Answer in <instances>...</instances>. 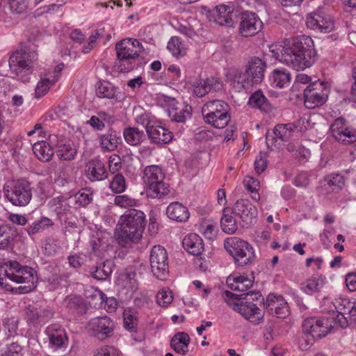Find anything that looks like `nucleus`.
<instances>
[{
  "instance_id": "obj_1",
  "label": "nucleus",
  "mask_w": 356,
  "mask_h": 356,
  "mask_svg": "<svg viewBox=\"0 0 356 356\" xmlns=\"http://www.w3.org/2000/svg\"><path fill=\"white\" fill-rule=\"evenodd\" d=\"M312 45L310 37L299 35L286 39L280 48L273 49L272 53L281 63L297 71L304 70L315 62Z\"/></svg>"
},
{
  "instance_id": "obj_2",
  "label": "nucleus",
  "mask_w": 356,
  "mask_h": 356,
  "mask_svg": "<svg viewBox=\"0 0 356 356\" xmlns=\"http://www.w3.org/2000/svg\"><path fill=\"white\" fill-rule=\"evenodd\" d=\"M35 273L29 266H22L16 261H8L5 264L4 276L0 277V286L14 293H27L35 288Z\"/></svg>"
},
{
  "instance_id": "obj_3",
  "label": "nucleus",
  "mask_w": 356,
  "mask_h": 356,
  "mask_svg": "<svg viewBox=\"0 0 356 356\" xmlns=\"http://www.w3.org/2000/svg\"><path fill=\"white\" fill-rule=\"evenodd\" d=\"M147 223L146 216L141 210L127 209L120 218L116 228V239L122 247L138 242Z\"/></svg>"
},
{
  "instance_id": "obj_4",
  "label": "nucleus",
  "mask_w": 356,
  "mask_h": 356,
  "mask_svg": "<svg viewBox=\"0 0 356 356\" xmlns=\"http://www.w3.org/2000/svg\"><path fill=\"white\" fill-rule=\"evenodd\" d=\"M223 298L227 304L235 312L250 323L258 325L263 321L264 313L253 302H260L264 299L260 292L250 291L241 294H235L229 291L222 293Z\"/></svg>"
},
{
  "instance_id": "obj_5",
  "label": "nucleus",
  "mask_w": 356,
  "mask_h": 356,
  "mask_svg": "<svg viewBox=\"0 0 356 356\" xmlns=\"http://www.w3.org/2000/svg\"><path fill=\"white\" fill-rule=\"evenodd\" d=\"M346 315L348 314L337 313L334 321L326 317L306 318L302 324L304 336L299 341L300 348L306 350L313 345L315 339L325 337L333 328L334 321L338 323L341 327L346 328L348 326V321Z\"/></svg>"
},
{
  "instance_id": "obj_6",
  "label": "nucleus",
  "mask_w": 356,
  "mask_h": 356,
  "mask_svg": "<svg viewBox=\"0 0 356 356\" xmlns=\"http://www.w3.org/2000/svg\"><path fill=\"white\" fill-rule=\"evenodd\" d=\"M164 178L165 172L160 165H150L143 169L142 179L148 197L160 199L170 193V186Z\"/></svg>"
},
{
  "instance_id": "obj_7",
  "label": "nucleus",
  "mask_w": 356,
  "mask_h": 356,
  "mask_svg": "<svg viewBox=\"0 0 356 356\" xmlns=\"http://www.w3.org/2000/svg\"><path fill=\"white\" fill-rule=\"evenodd\" d=\"M142 45L136 39L126 38L115 45L118 61L115 67L120 72H127L135 67V60L141 52Z\"/></svg>"
},
{
  "instance_id": "obj_8",
  "label": "nucleus",
  "mask_w": 356,
  "mask_h": 356,
  "mask_svg": "<svg viewBox=\"0 0 356 356\" xmlns=\"http://www.w3.org/2000/svg\"><path fill=\"white\" fill-rule=\"evenodd\" d=\"M38 59V54L30 49H20L16 50L10 56L9 67L22 81H29V75L32 73L33 64Z\"/></svg>"
},
{
  "instance_id": "obj_9",
  "label": "nucleus",
  "mask_w": 356,
  "mask_h": 356,
  "mask_svg": "<svg viewBox=\"0 0 356 356\" xmlns=\"http://www.w3.org/2000/svg\"><path fill=\"white\" fill-rule=\"evenodd\" d=\"M229 105L220 99L209 101L202 108V113L206 123L216 129L225 127L231 120Z\"/></svg>"
},
{
  "instance_id": "obj_10",
  "label": "nucleus",
  "mask_w": 356,
  "mask_h": 356,
  "mask_svg": "<svg viewBox=\"0 0 356 356\" xmlns=\"http://www.w3.org/2000/svg\"><path fill=\"white\" fill-rule=\"evenodd\" d=\"M224 247L238 266L250 265L254 259V248L246 241L236 237L227 238L224 242Z\"/></svg>"
},
{
  "instance_id": "obj_11",
  "label": "nucleus",
  "mask_w": 356,
  "mask_h": 356,
  "mask_svg": "<svg viewBox=\"0 0 356 356\" xmlns=\"http://www.w3.org/2000/svg\"><path fill=\"white\" fill-rule=\"evenodd\" d=\"M4 196L13 205L25 207L32 198V191L29 182L18 179L6 185L3 188Z\"/></svg>"
},
{
  "instance_id": "obj_12",
  "label": "nucleus",
  "mask_w": 356,
  "mask_h": 356,
  "mask_svg": "<svg viewBox=\"0 0 356 356\" xmlns=\"http://www.w3.org/2000/svg\"><path fill=\"white\" fill-rule=\"evenodd\" d=\"M330 89L327 84L316 81L312 82L304 89V105L313 109L323 105L327 99Z\"/></svg>"
},
{
  "instance_id": "obj_13",
  "label": "nucleus",
  "mask_w": 356,
  "mask_h": 356,
  "mask_svg": "<svg viewBox=\"0 0 356 356\" xmlns=\"http://www.w3.org/2000/svg\"><path fill=\"white\" fill-rule=\"evenodd\" d=\"M149 261L153 275L160 280H166L169 273L166 250L161 245H154L150 252Z\"/></svg>"
},
{
  "instance_id": "obj_14",
  "label": "nucleus",
  "mask_w": 356,
  "mask_h": 356,
  "mask_svg": "<svg viewBox=\"0 0 356 356\" xmlns=\"http://www.w3.org/2000/svg\"><path fill=\"white\" fill-rule=\"evenodd\" d=\"M115 327L114 321L107 316L92 318L87 325L90 335L100 341L111 337L113 334Z\"/></svg>"
},
{
  "instance_id": "obj_15",
  "label": "nucleus",
  "mask_w": 356,
  "mask_h": 356,
  "mask_svg": "<svg viewBox=\"0 0 356 356\" xmlns=\"http://www.w3.org/2000/svg\"><path fill=\"white\" fill-rule=\"evenodd\" d=\"M239 13L234 8L225 6H217L210 12L209 18L220 26L234 27L237 22Z\"/></svg>"
},
{
  "instance_id": "obj_16",
  "label": "nucleus",
  "mask_w": 356,
  "mask_h": 356,
  "mask_svg": "<svg viewBox=\"0 0 356 356\" xmlns=\"http://www.w3.org/2000/svg\"><path fill=\"white\" fill-rule=\"evenodd\" d=\"M64 65L59 64L54 70L48 69L40 76L35 88V95L36 98H40L46 95L48 90L57 82L60 76Z\"/></svg>"
},
{
  "instance_id": "obj_17",
  "label": "nucleus",
  "mask_w": 356,
  "mask_h": 356,
  "mask_svg": "<svg viewBox=\"0 0 356 356\" xmlns=\"http://www.w3.org/2000/svg\"><path fill=\"white\" fill-rule=\"evenodd\" d=\"M333 137L343 144H350L356 141V130L346 124L342 117L337 118L330 126Z\"/></svg>"
},
{
  "instance_id": "obj_18",
  "label": "nucleus",
  "mask_w": 356,
  "mask_h": 356,
  "mask_svg": "<svg viewBox=\"0 0 356 356\" xmlns=\"http://www.w3.org/2000/svg\"><path fill=\"white\" fill-rule=\"evenodd\" d=\"M231 210L234 216H238L241 219L243 222V227H248L256 220L257 208L248 200H238Z\"/></svg>"
},
{
  "instance_id": "obj_19",
  "label": "nucleus",
  "mask_w": 356,
  "mask_h": 356,
  "mask_svg": "<svg viewBox=\"0 0 356 356\" xmlns=\"http://www.w3.org/2000/svg\"><path fill=\"white\" fill-rule=\"evenodd\" d=\"M263 28V23L259 16L250 11L242 13L239 26V33L243 37L252 36Z\"/></svg>"
},
{
  "instance_id": "obj_20",
  "label": "nucleus",
  "mask_w": 356,
  "mask_h": 356,
  "mask_svg": "<svg viewBox=\"0 0 356 356\" xmlns=\"http://www.w3.org/2000/svg\"><path fill=\"white\" fill-rule=\"evenodd\" d=\"M54 316V312L46 307L38 305H29L26 307V318L27 323L34 327L42 326Z\"/></svg>"
},
{
  "instance_id": "obj_21",
  "label": "nucleus",
  "mask_w": 356,
  "mask_h": 356,
  "mask_svg": "<svg viewBox=\"0 0 356 356\" xmlns=\"http://www.w3.org/2000/svg\"><path fill=\"white\" fill-rule=\"evenodd\" d=\"M49 342V347L53 350L67 347L68 339L65 329L58 324L49 325L44 332Z\"/></svg>"
},
{
  "instance_id": "obj_22",
  "label": "nucleus",
  "mask_w": 356,
  "mask_h": 356,
  "mask_svg": "<svg viewBox=\"0 0 356 356\" xmlns=\"http://www.w3.org/2000/svg\"><path fill=\"white\" fill-rule=\"evenodd\" d=\"M306 24L309 29L319 30L324 33H329L334 28L331 17L321 13L309 14L306 18Z\"/></svg>"
},
{
  "instance_id": "obj_23",
  "label": "nucleus",
  "mask_w": 356,
  "mask_h": 356,
  "mask_svg": "<svg viewBox=\"0 0 356 356\" xmlns=\"http://www.w3.org/2000/svg\"><path fill=\"white\" fill-rule=\"evenodd\" d=\"M265 306L267 312L277 318H285L289 313V306L282 296L269 294Z\"/></svg>"
},
{
  "instance_id": "obj_24",
  "label": "nucleus",
  "mask_w": 356,
  "mask_h": 356,
  "mask_svg": "<svg viewBox=\"0 0 356 356\" xmlns=\"http://www.w3.org/2000/svg\"><path fill=\"white\" fill-rule=\"evenodd\" d=\"M227 78L236 92L248 90L254 84H256L250 80V77L245 71L242 72L239 70H230L227 73Z\"/></svg>"
},
{
  "instance_id": "obj_25",
  "label": "nucleus",
  "mask_w": 356,
  "mask_h": 356,
  "mask_svg": "<svg viewBox=\"0 0 356 356\" xmlns=\"http://www.w3.org/2000/svg\"><path fill=\"white\" fill-rule=\"evenodd\" d=\"M266 67L265 61L258 57H253L249 60L245 70L250 77V80L258 84L264 77Z\"/></svg>"
},
{
  "instance_id": "obj_26",
  "label": "nucleus",
  "mask_w": 356,
  "mask_h": 356,
  "mask_svg": "<svg viewBox=\"0 0 356 356\" xmlns=\"http://www.w3.org/2000/svg\"><path fill=\"white\" fill-rule=\"evenodd\" d=\"M170 108L168 110V116L172 121L184 122L191 115V107L178 104L175 99H170Z\"/></svg>"
},
{
  "instance_id": "obj_27",
  "label": "nucleus",
  "mask_w": 356,
  "mask_h": 356,
  "mask_svg": "<svg viewBox=\"0 0 356 356\" xmlns=\"http://www.w3.org/2000/svg\"><path fill=\"white\" fill-rule=\"evenodd\" d=\"M98 139L103 152L114 151L121 143L120 136L113 129H110L105 134L99 135Z\"/></svg>"
},
{
  "instance_id": "obj_28",
  "label": "nucleus",
  "mask_w": 356,
  "mask_h": 356,
  "mask_svg": "<svg viewBox=\"0 0 356 356\" xmlns=\"http://www.w3.org/2000/svg\"><path fill=\"white\" fill-rule=\"evenodd\" d=\"M183 247L190 254L198 256L204 250V243L202 238L197 234L191 233L183 239Z\"/></svg>"
},
{
  "instance_id": "obj_29",
  "label": "nucleus",
  "mask_w": 356,
  "mask_h": 356,
  "mask_svg": "<svg viewBox=\"0 0 356 356\" xmlns=\"http://www.w3.org/2000/svg\"><path fill=\"white\" fill-rule=\"evenodd\" d=\"M165 212L170 219L179 222L187 221L190 216L188 209L179 202L170 203Z\"/></svg>"
},
{
  "instance_id": "obj_30",
  "label": "nucleus",
  "mask_w": 356,
  "mask_h": 356,
  "mask_svg": "<svg viewBox=\"0 0 356 356\" xmlns=\"http://www.w3.org/2000/svg\"><path fill=\"white\" fill-rule=\"evenodd\" d=\"M147 134L152 142L156 144L168 143L173 137L170 131L163 126L156 124V123L147 130Z\"/></svg>"
},
{
  "instance_id": "obj_31",
  "label": "nucleus",
  "mask_w": 356,
  "mask_h": 356,
  "mask_svg": "<svg viewBox=\"0 0 356 356\" xmlns=\"http://www.w3.org/2000/svg\"><path fill=\"white\" fill-rule=\"evenodd\" d=\"M86 176L91 181H100L106 177L104 163L99 159H92L86 165Z\"/></svg>"
},
{
  "instance_id": "obj_32",
  "label": "nucleus",
  "mask_w": 356,
  "mask_h": 356,
  "mask_svg": "<svg viewBox=\"0 0 356 356\" xmlns=\"http://www.w3.org/2000/svg\"><path fill=\"white\" fill-rule=\"evenodd\" d=\"M228 287L234 291L244 292L252 286L253 280L243 275H229L226 280Z\"/></svg>"
},
{
  "instance_id": "obj_33",
  "label": "nucleus",
  "mask_w": 356,
  "mask_h": 356,
  "mask_svg": "<svg viewBox=\"0 0 356 356\" xmlns=\"http://www.w3.org/2000/svg\"><path fill=\"white\" fill-rule=\"evenodd\" d=\"M249 104L264 113H270L273 107L261 90L254 92L249 98Z\"/></svg>"
},
{
  "instance_id": "obj_34",
  "label": "nucleus",
  "mask_w": 356,
  "mask_h": 356,
  "mask_svg": "<svg viewBox=\"0 0 356 356\" xmlns=\"http://www.w3.org/2000/svg\"><path fill=\"white\" fill-rule=\"evenodd\" d=\"M33 151L35 156L43 162L50 161L54 154L50 144L44 140L35 143L33 145Z\"/></svg>"
},
{
  "instance_id": "obj_35",
  "label": "nucleus",
  "mask_w": 356,
  "mask_h": 356,
  "mask_svg": "<svg viewBox=\"0 0 356 356\" xmlns=\"http://www.w3.org/2000/svg\"><path fill=\"white\" fill-rule=\"evenodd\" d=\"M234 213L230 207L223 209L222 216L220 220L222 230L228 234H232L238 229L236 220L234 217Z\"/></svg>"
},
{
  "instance_id": "obj_36",
  "label": "nucleus",
  "mask_w": 356,
  "mask_h": 356,
  "mask_svg": "<svg viewBox=\"0 0 356 356\" xmlns=\"http://www.w3.org/2000/svg\"><path fill=\"white\" fill-rule=\"evenodd\" d=\"M17 235L16 228L10 225L0 226V250L8 248Z\"/></svg>"
},
{
  "instance_id": "obj_37",
  "label": "nucleus",
  "mask_w": 356,
  "mask_h": 356,
  "mask_svg": "<svg viewBox=\"0 0 356 356\" xmlns=\"http://www.w3.org/2000/svg\"><path fill=\"white\" fill-rule=\"evenodd\" d=\"M190 341L189 335L187 333L178 332L172 338L170 346L175 352L185 355L188 351Z\"/></svg>"
},
{
  "instance_id": "obj_38",
  "label": "nucleus",
  "mask_w": 356,
  "mask_h": 356,
  "mask_svg": "<svg viewBox=\"0 0 356 356\" xmlns=\"http://www.w3.org/2000/svg\"><path fill=\"white\" fill-rule=\"evenodd\" d=\"M123 136L126 143L132 146H137L146 139L143 131L137 127L125 128L123 131Z\"/></svg>"
},
{
  "instance_id": "obj_39",
  "label": "nucleus",
  "mask_w": 356,
  "mask_h": 356,
  "mask_svg": "<svg viewBox=\"0 0 356 356\" xmlns=\"http://www.w3.org/2000/svg\"><path fill=\"white\" fill-rule=\"evenodd\" d=\"M324 285V280L321 276L312 275L300 284V289L308 295L318 292Z\"/></svg>"
},
{
  "instance_id": "obj_40",
  "label": "nucleus",
  "mask_w": 356,
  "mask_h": 356,
  "mask_svg": "<svg viewBox=\"0 0 356 356\" xmlns=\"http://www.w3.org/2000/svg\"><path fill=\"white\" fill-rule=\"evenodd\" d=\"M291 76L285 69L275 70L271 76L272 86L278 88H283L289 86Z\"/></svg>"
},
{
  "instance_id": "obj_41",
  "label": "nucleus",
  "mask_w": 356,
  "mask_h": 356,
  "mask_svg": "<svg viewBox=\"0 0 356 356\" xmlns=\"http://www.w3.org/2000/svg\"><path fill=\"white\" fill-rule=\"evenodd\" d=\"M352 302L346 298L336 299L328 308H325L324 311L327 313L337 312L341 314H348L351 316Z\"/></svg>"
},
{
  "instance_id": "obj_42",
  "label": "nucleus",
  "mask_w": 356,
  "mask_h": 356,
  "mask_svg": "<svg viewBox=\"0 0 356 356\" xmlns=\"http://www.w3.org/2000/svg\"><path fill=\"white\" fill-rule=\"evenodd\" d=\"M292 132L291 124H277L273 129V140H274L275 143L278 140L286 142L291 137Z\"/></svg>"
},
{
  "instance_id": "obj_43",
  "label": "nucleus",
  "mask_w": 356,
  "mask_h": 356,
  "mask_svg": "<svg viewBox=\"0 0 356 356\" xmlns=\"http://www.w3.org/2000/svg\"><path fill=\"white\" fill-rule=\"evenodd\" d=\"M57 156L64 161H70L74 159L76 154V149L71 143H63L60 141L58 143Z\"/></svg>"
},
{
  "instance_id": "obj_44",
  "label": "nucleus",
  "mask_w": 356,
  "mask_h": 356,
  "mask_svg": "<svg viewBox=\"0 0 356 356\" xmlns=\"http://www.w3.org/2000/svg\"><path fill=\"white\" fill-rule=\"evenodd\" d=\"M92 297L99 300L100 304H102L103 302H105L104 309L108 313L115 312L118 307V302L114 298H107L106 295L99 289H95L94 291Z\"/></svg>"
},
{
  "instance_id": "obj_45",
  "label": "nucleus",
  "mask_w": 356,
  "mask_h": 356,
  "mask_svg": "<svg viewBox=\"0 0 356 356\" xmlns=\"http://www.w3.org/2000/svg\"><path fill=\"white\" fill-rule=\"evenodd\" d=\"M111 119V116L105 113L99 112L97 115H92L87 121L86 124L97 131H102L105 127L104 122H108Z\"/></svg>"
},
{
  "instance_id": "obj_46",
  "label": "nucleus",
  "mask_w": 356,
  "mask_h": 356,
  "mask_svg": "<svg viewBox=\"0 0 356 356\" xmlns=\"http://www.w3.org/2000/svg\"><path fill=\"white\" fill-rule=\"evenodd\" d=\"M28 4L29 0H0V10L3 6L8 5L13 13L21 14L26 10Z\"/></svg>"
},
{
  "instance_id": "obj_47",
  "label": "nucleus",
  "mask_w": 356,
  "mask_h": 356,
  "mask_svg": "<svg viewBox=\"0 0 356 356\" xmlns=\"http://www.w3.org/2000/svg\"><path fill=\"white\" fill-rule=\"evenodd\" d=\"M99 98L114 99L116 97V88L110 82H100L96 90Z\"/></svg>"
},
{
  "instance_id": "obj_48",
  "label": "nucleus",
  "mask_w": 356,
  "mask_h": 356,
  "mask_svg": "<svg viewBox=\"0 0 356 356\" xmlns=\"http://www.w3.org/2000/svg\"><path fill=\"white\" fill-rule=\"evenodd\" d=\"M168 49L175 57L183 56L186 54V49L179 38L172 37L168 42Z\"/></svg>"
},
{
  "instance_id": "obj_49",
  "label": "nucleus",
  "mask_w": 356,
  "mask_h": 356,
  "mask_svg": "<svg viewBox=\"0 0 356 356\" xmlns=\"http://www.w3.org/2000/svg\"><path fill=\"white\" fill-rule=\"evenodd\" d=\"M51 225H53V222L51 219L47 217H42L40 219L29 225L25 229L29 236H33L40 229H45Z\"/></svg>"
},
{
  "instance_id": "obj_50",
  "label": "nucleus",
  "mask_w": 356,
  "mask_h": 356,
  "mask_svg": "<svg viewBox=\"0 0 356 356\" xmlns=\"http://www.w3.org/2000/svg\"><path fill=\"white\" fill-rule=\"evenodd\" d=\"M137 273L133 270H127L122 275L121 279L124 282V286L131 291L138 288Z\"/></svg>"
},
{
  "instance_id": "obj_51",
  "label": "nucleus",
  "mask_w": 356,
  "mask_h": 356,
  "mask_svg": "<svg viewBox=\"0 0 356 356\" xmlns=\"http://www.w3.org/2000/svg\"><path fill=\"white\" fill-rule=\"evenodd\" d=\"M109 187L115 193H121L124 192L126 189L124 177L120 174L114 175L110 181Z\"/></svg>"
},
{
  "instance_id": "obj_52",
  "label": "nucleus",
  "mask_w": 356,
  "mask_h": 356,
  "mask_svg": "<svg viewBox=\"0 0 356 356\" xmlns=\"http://www.w3.org/2000/svg\"><path fill=\"white\" fill-rule=\"evenodd\" d=\"M212 81L209 79H201L194 86V93L197 97H202L211 89Z\"/></svg>"
},
{
  "instance_id": "obj_53",
  "label": "nucleus",
  "mask_w": 356,
  "mask_h": 356,
  "mask_svg": "<svg viewBox=\"0 0 356 356\" xmlns=\"http://www.w3.org/2000/svg\"><path fill=\"white\" fill-rule=\"evenodd\" d=\"M325 179L332 190L341 189L345 184L343 177L338 173L330 174L325 177Z\"/></svg>"
},
{
  "instance_id": "obj_54",
  "label": "nucleus",
  "mask_w": 356,
  "mask_h": 356,
  "mask_svg": "<svg viewBox=\"0 0 356 356\" xmlns=\"http://www.w3.org/2000/svg\"><path fill=\"white\" fill-rule=\"evenodd\" d=\"M172 300V291L168 289H162L156 295V302L161 307H168Z\"/></svg>"
},
{
  "instance_id": "obj_55",
  "label": "nucleus",
  "mask_w": 356,
  "mask_h": 356,
  "mask_svg": "<svg viewBox=\"0 0 356 356\" xmlns=\"http://www.w3.org/2000/svg\"><path fill=\"white\" fill-rule=\"evenodd\" d=\"M124 327L129 331H134L137 325L138 319L131 310H125L123 313Z\"/></svg>"
},
{
  "instance_id": "obj_56",
  "label": "nucleus",
  "mask_w": 356,
  "mask_h": 356,
  "mask_svg": "<svg viewBox=\"0 0 356 356\" xmlns=\"http://www.w3.org/2000/svg\"><path fill=\"white\" fill-rule=\"evenodd\" d=\"M135 121L138 124L144 127L147 133V130L151 129L156 122L154 117L149 113H143L141 115H137Z\"/></svg>"
},
{
  "instance_id": "obj_57",
  "label": "nucleus",
  "mask_w": 356,
  "mask_h": 356,
  "mask_svg": "<svg viewBox=\"0 0 356 356\" xmlns=\"http://www.w3.org/2000/svg\"><path fill=\"white\" fill-rule=\"evenodd\" d=\"M114 204L122 208L132 207L136 206L137 200L127 195H119L115 196Z\"/></svg>"
},
{
  "instance_id": "obj_58",
  "label": "nucleus",
  "mask_w": 356,
  "mask_h": 356,
  "mask_svg": "<svg viewBox=\"0 0 356 356\" xmlns=\"http://www.w3.org/2000/svg\"><path fill=\"white\" fill-rule=\"evenodd\" d=\"M75 203L80 207H86L92 200V194L88 191H81L75 196Z\"/></svg>"
},
{
  "instance_id": "obj_59",
  "label": "nucleus",
  "mask_w": 356,
  "mask_h": 356,
  "mask_svg": "<svg viewBox=\"0 0 356 356\" xmlns=\"http://www.w3.org/2000/svg\"><path fill=\"white\" fill-rule=\"evenodd\" d=\"M22 347L17 343H11L7 345L1 356H23Z\"/></svg>"
},
{
  "instance_id": "obj_60",
  "label": "nucleus",
  "mask_w": 356,
  "mask_h": 356,
  "mask_svg": "<svg viewBox=\"0 0 356 356\" xmlns=\"http://www.w3.org/2000/svg\"><path fill=\"white\" fill-rule=\"evenodd\" d=\"M254 169L257 174L262 173L266 168L268 161L266 154L260 153L254 161Z\"/></svg>"
},
{
  "instance_id": "obj_61",
  "label": "nucleus",
  "mask_w": 356,
  "mask_h": 356,
  "mask_svg": "<svg viewBox=\"0 0 356 356\" xmlns=\"http://www.w3.org/2000/svg\"><path fill=\"white\" fill-rule=\"evenodd\" d=\"M5 330L8 333V337H14L17 335L18 321L14 318L8 319L4 324Z\"/></svg>"
},
{
  "instance_id": "obj_62",
  "label": "nucleus",
  "mask_w": 356,
  "mask_h": 356,
  "mask_svg": "<svg viewBox=\"0 0 356 356\" xmlns=\"http://www.w3.org/2000/svg\"><path fill=\"white\" fill-rule=\"evenodd\" d=\"M111 273V269L108 267L106 268V265L104 264L103 267H96L95 270L92 272V275L98 280H104L109 276Z\"/></svg>"
},
{
  "instance_id": "obj_63",
  "label": "nucleus",
  "mask_w": 356,
  "mask_h": 356,
  "mask_svg": "<svg viewBox=\"0 0 356 356\" xmlns=\"http://www.w3.org/2000/svg\"><path fill=\"white\" fill-rule=\"evenodd\" d=\"M201 233L205 238L212 240L216 236L217 232V227L212 224H205L201 225Z\"/></svg>"
},
{
  "instance_id": "obj_64",
  "label": "nucleus",
  "mask_w": 356,
  "mask_h": 356,
  "mask_svg": "<svg viewBox=\"0 0 356 356\" xmlns=\"http://www.w3.org/2000/svg\"><path fill=\"white\" fill-rule=\"evenodd\" d=\"M95 356H119V353L113 346H103L97 350Z\"/></svg>"
}]
</instances>
